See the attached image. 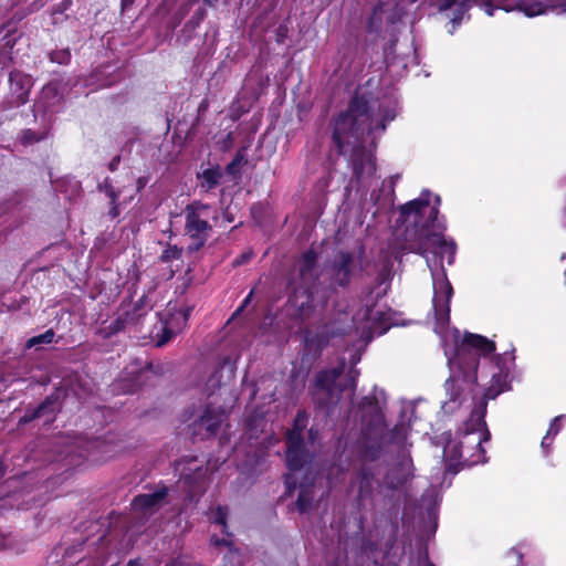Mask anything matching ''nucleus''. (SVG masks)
<instances>
[{
  "mask_svg": "<svg viewBox=\"0 0 566 566\" xmlns=\"http://www.w3.org/2000/svg\"><path fill=\"white\" fill-rule=\"evenodd\" d=\"M392 105L382 103L370 92L356 91L346 109L329 120L331 139L337 156L346 154L352 140L359 142L365 133L386 130L387 123L396 118Z\"/></svg>",
  "mask_w": 566,
  "mask_h": 566,
  "instance_id": "obj_1",
  "label": "nucleus"
},
{
  "mask_svg": "<svg viewBox=\"0 0 566 566\" xmlns=\"http://www.w3.org/2000/svg\"><path fill=\"white\" fill-rule=\"evenodd\" d=\"M431 192L423 190L419 198L410 200L400 206L399 213L403 221L415 218L417 227V239L413 243V251L422 256L429 253L443 258L448 254V263L452 264L457 251L453 241H447L444 231L447 229L443 221L439 220L440 197L436 196L434 205L430 206Z\"/></svg>",
  "mask_w": 566,
  "mask_h": 566,
  "instance_id": "obj_2",
  "label": "nucleus"
},
{
  "mask_svg": "<svg viewBox=\"0 0 566 566\" xmlns=\"http://www.w3.org/2000/svg\"><path fill=\"white\" fill-rule=\"evenodd\" d=\"M491 439L484 412L473 411L459 430L454 440H449L443 453L448 462V471L458 473L464 468H471L488 461L483 443Z\"/></svg>",
  "mask_w": 566,
  "mask_h": 566,
  "instance_id": "obj_3",
  "label": "nucleus"
},
{
  "mask_svg": "<svg viewBox=\"0 0 566 566\" xmlns=\"http://www.w3.org/2000/svg\"><path fill=\"white\" fill-rule=\"evenodd\" d=\"M496 349L495 343L483 335L464 333L455 346L454 364L463 375L464 381L476 382L481 356H489Z\"/></svg>",
  "mask_w": 566,
  "mask_h": 566,
  "instance_id": "obj_4",
  "label": "nucleus"
},
{
  "mask_svg": "<svg viewBox=\"0 0 566 566\" xmlns=\"http://www.w3.org/2000/svg\"><path fill=\"white\" fill-rule=\"evenodd\" d=\"M344 370L345 361L342 360L337 366L318 370L315 374L310 394L317 408L332 409L338 403L342 394L347 389V386L337 382Z\"/></svg>",
  "mask_w": 566,
  "mask_h": 566,
  "instance_id": "obj_5",
  "label": "nucleus"
},
{
  "mask_svg": "<svg viewBox=\"0 0 566 566\" xmlns=\"http://www.w3.org/2000/svg\"><path fill=\"white\" fill-rule=\"evenodd\" d=\"M210 206L201 201H192L187 205L185 212V234L189 237L188 253L198 252L207 243L212 231L208 220Z\"/></svg>",
  "mask_w": 566,
  "mask_h": 566,
  "instance_id": "obj_6",
  "label": "nucleus"
},
{
  "mask_svg": "<svg viewBox=\"0 0 566 566\" xmlns=\"http://www.w3.org/2000/svg\"><path fill=\"white\" fill-rule=\"evenodd\" d=\"M329 285L333 289H347L355 275V254L348 250H339L328 264Z\"/></svg>",
  "mask_w": 566,
  "mask_h": 566,
  "instance_id": "obj_7",
  "label": "nucleus"
},
{
  "mask_svg": "<svg viewBox=\"0 0 566 566\" xmlns=\"http://www.w3.org/2000/svg\"><path fill=\"white\" fill-rule=\"evenodd\" d=\"M33 85L34 80L30 74L17 69L12 70L9 73V97L2 109L7 111L25 105L30 99Z\"/></svg>",
  "mask_w": 566,
  "mask_h": 566,
  "instance_id": "obj_8",
  "label": "nucleus"
},
{
  "mask_svg": "<svg viewBox=\"0 0 566 566\" xmlns=\"http://www.w3.org/2000/svg\"><path fill=\"white\" fill-rule=\"evenodd\" d=\"M358 409L361 412V422L368 432L376 433L382 430L385 415L376 394L364 396L358 403Z\"/></svg>",
  "mask_w": 566,
  "mask_h": 566,
  "instance_id": "obj_9",
  "label": "nucleus"
},
{
  "mask_svg": "<svg viewBox=\"0 0 566 566\" xmlns=\"http://www.w3.org/2000/svg\"><path fill=\"white\" fill-rule=\"evenodd\" d=\"M224 420L222 409H216L207 406L202 415L192 423V434L200 436L201 439L214 437Z\"/></svg>",
  "mask_w": 566,
  "mask_h": 566,
  "instance_id": "obj_10",
  "label": "nucleus"
},
{
  "mask_svg": "<svg viewBox=\"0 0 566 566\" xmlns=\"http://www.w3.org/2000/svg\"><path fill=\"white\" fill-rule=\"evenodd\" d=\"M317 260L318 254L314 249H308L302 253L298 274L302 283L306 285L305 292L307 294L308 302L313 298L310 285H314L318 279V275L316 274Z\"/></svg>",
  "mask_w": 566,
  "mask_h": 566,
  "instance_id": "obj_11",
  "label": "nucleus"
},
{
  "mask_svg": "<svg viewBox=\"0 0 566 566\" xmlns=\"http://www.w3.org/2000/svg\"><path fill=\"white\" fill-rule=\"evenodd\" d=\"M168 488L160 482L153 493H144L136 495L132 501V506L136 511L147 512L160 507L168 496Z\"/></svg>",
  "mask_w": 566,
  "mask_h": 566,
  "instance_id": "obj_12",
  "label": "nucleus"
},
{
  "mask_svg": "<svg viewBox=\"0 0 566 566\" xmlns=\"http://www.w3.org/2000/svg\"><path fill=\"white\" fill-rule=\"evenodd\" d=\"M63 95L60 91V84L57 82H50L45 84L33 107H36L43 113L53 112V108L61 104Z\"/></svg>",
  "mask_w": 566,
  "mask_h": 566,
  "instance_id": "obj_13",
  "label": "nucleus"
},
{
  "mask_svg": "<svg viewBox=\"0 0 566 566\" xmlns=\"http://www.w3.org/2000/svg\"><path fill=\"white\" fill-rule=\"evenodd\" d=\"M331 336L326 332L312 333L306 329L304 332V350L307 354L313 355L315 358L318 357L323 349L328 345Z\"/></svg>",
  "mask_w": 566,
  "mask_h": 566,
  "instance_id": "obj_14",
  "label": "nucleus"
},
{
  "mask_svg": "<svg viewBox=\"0 0 566 566\" xmlns=\"http://www.w3.org/2000/svg\"><path fill=\"white\" fill-rule=\"evenodd\" d=\"M206 470L196 469L192 473L184 474L181 478L182 485L189 500L205 491Z\"/></svg>",
  "mask_w": 566,
  "mask_h": 566,
  "instance_id": "obj_15",
  "label": "nucleus"
},
{
  "mask_svg": "<svg viewBox=\"0 0 566 566\" xmlns=\"http://www.w3.org/2000/svg\"><path fill=\"white\" fill-rule=\"evenodd\" d=\"M286 465L291 471H298L311 462L312 455L305 446L286 448Z\"/></svg>",
  "mask_w": 566,
  "mask_h": 566,
  "instance_id": "obj_16",
  "label": "nucleus"
},
{
  "mask_svg": "<svg viewBox=\"0 0 566 566\" xmlns=\"http://www.w3.org/2000/svg\"><path fill=\"white\" fill-rule=\"evenodd\" d=\"M222 176L223 174L219 165L198 172L197 178L200 189L205 192L214 190L221 184Z\"/></svg>",
  "mask_w": 566,
  "mask_h": 566,
  "instance_id": "obj_17",
  "label": "nucleus"
},
{
  "mask_svg": "<svg viewBox=\"0 0 566 566\" xmlns=\"http://www.w3.org/2000/svg\"><path fill=\"white\" fill-rule=\"evenodd\" d=\"M127 324H136L132 317L124 311L123 313L118 314V316L109 323V325L105 327H101L97 331V335L101 336L104 339H109L113 336L117 335L118 333L123 332Z\"/></svg>",
  "mask_w": 566,
  "mask_h": 566,
  "instance_id": "obj_18",
  "label": "nucleus"
},
{
  "mask_svg": "<svg viewBox=\"0 0 566 566\" xmlns=\"http://www.w3.org/2000/svg\"><path fill=\"white\" fill-rule=\"evenodd\" d=\"M444 287V301H440L438 297H434V315L436 319L441 324H448L450 321V301L453 295V289L449 281H446Z\"/></svg>",
  "mask_w": 566,
  "mask_h": 566,
  "instance_id": "obj_19",
  "label": "nucleus"
},
{
  "mask_svg": "<svg viewBox=\"0 0 566 566\" xmlns=\"http://www.w3.org/2000/svg\"><path fill=\"white\" fill-rule=\"evenodd\" d=\"M358 491H357V503L358 506L363 505V502L373 496V473L369 471L361 469L358 472Z\"/></svg>",
  "mask_w": 566,
  "mask_h": 566,
  "instance_id": "obj_20",
  "label": "nucleus"
},
{
  "mask_svg": "<svg viewBox=\"0 0 566 566\" xmlns=\"http://www.w3.org/2000/svg\"><path fill=\"white\" fill-rule=\"evenodd\" d=\"M352 168L353 176L355 179L359 180L366 174V168L368 169V174L371 175L376 170V165L370 159H366L364 151L359 154L354 153L352 158Z\"/></svg>",
  "mask_w": 566,
  "mask_h": 566,
  "instance_id": "obj_21",
  "label": "nucleus"
},
{
  "mask_svg": "<svg viewBox=\"0 0 566 566\" xmlns=\"http://www.w3.org/2000/svg\"><path fill=\"white\" fill-rule=\"evenodd\" d=\"M154 307L151 300L149 296L144 293L137 301H135L132 305L130 310H127L126 313L132 317V319L137 324L142 318H144L149 311Z\"/></svg>",
  "mask_w": 566,
  "mask_h": 566,
  "instance_id": "obj_22",
  "label": "nucleus"
},
{
  "mask_svg": "<svg viewBox=\"0 0 566 566\" xmlns=\"http://www.w3.org/2000/svg\"><path fill=\"white\" fill-rule=\"evenodd\" d=\"M314 486L313 484H300L298 496L295 502L296 510L301 513H307L313 504Z\"/></svg>",
  "mask_w": 566,
  "mask_h": 566,
  "instance_id": "obj_23",
  "label": "nucleus"
},
{
  "mask_svg": "<svg viewBox=\"0 0 566 566\" xmlns=\"http://www.w3.org/2000/svg\"><path fill=\"white\" fill-rule=\"evenodd\" d=\"M59 401L60 395L55 391L46 396L44 400L33 409L40 418L46 415H55L56 411H59Z\"/></svg>",
  "mask_w": 566,
  "mask_h": 566,
  "instance_id": "obj_24",
  "label": "nucleus"
},
{
  "mask_svg": "<svg viewBox=\"0 0 566 566\" xmlns=\"http://www.w3.org/2000/svg\"><path fill=\"white\" fill-rule=\"evenodd\" d=\"M50 128L45 127L40 132L30 128L22 129L18 136V140L22 146H31L44 140L49 135Z\"/></svg>",
  "mask_w": 566,
  "mask_h": 566,
  "instance_id": "obj_25",
  "label": "nucleus"
},
{
  "mask_svg": "<svg viewBox=\"0 0 566 566\" xmlns=\"http://www.w3.org/2000/svg\"><path fill=\"white\" fill-rule=\"evenodd\" d=\"M408 437V427L403 421L397 422L387 434V443L403 446Z\"/></svg>",
  "mask_w": 566,
  "mask_h": 566,
  "instance_id": "obj_26",
  "label": "nucleus"
},
{
  "mask_svg": "<svg viewBox=\"0 0 566 566\" xmlns=\"http://www.w3.org/2000/svg\"><path fill=\"white\" fill-rule=\"evenodd\" d=\"M55 333L52 328L45 331L43 334L33 336L27 340L25 347L31 348L41 344H51L54 339Z\"/></svg>",
  "mask_w": 566,
  "mask_h": 566,
  "instance_id": "obj_27",
  "label": "nucleus"
},
{
  "mask_svg": "<svg viewBox=\"0 0 566 566\" xmlns=\"http://www.w3.org/2000/svg\"><path fill=\"white\" fill-rule=\"evenodd\" d=\"M182 256V249L177 245L168 244L167 248L161 252L159 260L163 263H168L174 260H179Z\"/></svg>",
  "mask_w": 566,
  "mask_h": 566,
  "instance_id": "obj_28",
  "label": "nucleus"
},
{
  "mask_svg": "<svg viewBox=\"0 0 566 566\" xmlns=\"http://www.w3.org/2000/svg\"><path fill=\"white\" fill-rule=\"evenodd\" d=\"M71 52L69 49H59L50 52L49 59L52 63L67 65L71 61Z\"/></svg>",
  "mask_w": 566,
  "mask_h": 566,
  "instance_id": "obj_29",
  "label": "nucleus"
},
{
  "mask_svg": "<svg viewBox=\"0 0 566 566\" xmlns=\"http://www.w3.org/2000/svg\"><path fill=\"white\" fill-rule=\"evenodd\" d=\"M245 161L242 150H238L233 159L226 166L227 174L233 177L240 176V166Z\"/></svg>",
  "mask_w": 566,
  "mask_h": 566,
  "instance_id": "obj_30",
  "label": "nucleus"
},
{
  "mask_svg": "<svg viewBox=\"0 0 566 566\" xmlns=\"http://www.w3.org/2000/svg\"><path fill=\"white\" fill-rule=\"evenodd\" d=\"M227 515H228L227 507L226 506H218L216 512L213 513V515L211 517V521H212V523L222 526V530H221L222 533H224L227 535H230L228 533Z\"/></svg>",
  "mask_w": 566,
  "mask_h": 566,
  "instance_id": "obj_31",
  "label": "nucleus"
},
{
  "mask_svg": "<svg viewBox=\"0 0 566 566\" xmlns=\"http://www.w3.org/2000/svg\"><path fill=\"white\" fill-rule=\"evenodd\" d=\"M308 423V413L304 409H298L293 420L292 430L303 433Z\"/></svg>",
  "mask_w": 566,
  "mask_h": 566,
  "instance_id": "obj_32",
  "label": "nucleus"
},
{
  "mask_svg": "<svg viewBox=\"0 0 566 566\" xmlns=\"http://www.w3.org/2000/svg\"><path fill=\"white\" fill-rule=\"evenodd\" d=\"M471 0H462L458 3V7L454 11L452 22L454 24H461L464 14L471 9L472 7Z\"/></svg>",
  "mask_w": 566,
  "mask_h": 566,
  "instance_id": "obj_33",
  "label": "nucleus"
},
{
  "mask_svg": "<svg viewBox=\"0 0 566 566\" xmlns=\"http://www.w3.org/2000/svg\"><path fill=\"white\" fill-rule=\"evenodd\" d=\"M286 448L305 446L303 433L289 429L285 437Z\"/></svg>",
  "mask_w": 566,
  "mask_h": 566,
  "instance_id": "obj_34",
  "label": "nucleus"
},
{
  "mask_svg": "<svg viewBox=\"0 0 566 566\" xmlns=\"http://www.w3.org/2000/svg\"><path fill=\"white\" fill-rule=\"evenodd\" d=\"M176 333L166 324L161 326L160 334H157L156 346L161 347L174 338Z\"/></svg>",
  "mask_w": 566,
  "mask_h": 566,
  "instance_id": "obj_35",
  "label": "nucleus"
},
{
  "mask_svg": "<svg viewBox=\"0 0 566 566\" xmlns=\"http://www.w3.org/2000/svg\"><path fill=\"white\" fill-rule=\"evenodd\" d=\"M97 189L105 192L112 201L119 199V192L113 187L109 178H106L103 184H98Z\"/></svg>",
  "mask_w": 566,
  "mask_h": 566,
  "instance_id": "obj_36",
  "label": "nucleus"
},
{
  "mask_svg": "<svg viewBox=\"0 0 566 566\" xmlns=\"http://www.w3.org/2000/svg\"><path fill=\"white\" fill-rule=\"evenodd\" d=\"M563 420H566V416L562 415V416L555 417L553 419V421L551 422V426H549V428H548L546 433L554 438L559 432V430L562 428L560 422Z\"/></svg>",
  "mask_w": 566,
  "mask_h": 566,
  "instance_id": "obj_37",
  "label": "nucleus"
},
{
  "mask_svg": "<svg viewBox=\"0 0 566 566\" xmlns=\"http://www.w3.org/2000/svg\"><path fill=\"white\" fill-rule=\"evenodd\" d=\"M40 417L38 416V413L35 412V410L32 408H29L25 410L24 415L20 418L19 420V424H27V423H30L32 421H34L35 419H39Z\"/></svg>",
  "mask_w": 566,
  "mask_h": 566,
  "instance_id": "obj_38",
  "label": "nucleus"
},
{
  "mask_svg": "<svg viewBox=\"0 0 566 566\" xmlns=\"http://www.w3.org/2000/svg\"><path fill=\"white\" fill-rule=\"evenodd\" d=\"M375 305H376V301H371L370 303L368 301L366 302L364 313H363L364 319L368 321V319L373 318V312H374Z\"/></svg>",
  "mask_w": 566,
  "mask_h": 566,
  "instance_id": "obj_39",
  "label": "nucleus"
},
{
  "mask_svg": "<svg viewBox=\"0 0 566 566\" xmlns=\"http://www.w3.org/2000/svg\"><path fill=\"white\" fill-rule=\"evenodd\" d=\"M72 6V0H62L54 9L53 13H63Z\"/></svg>",
  "mask_w": 566,
  "mask_h": 566,
  "instance_id": "obj_40",
  "label": "nucleus"
},
{
  "mask_svg": "<svg viewBox=\"0 0 566 566\" xmlns=\"http://www.w3.org/2000/svg\"><path fill=\"white\" fill-rule=\"evenodd\" d=\"M357 377H358V371L357 370H350L348 373L347 381H348V387L352 390H355L356 387H357Z\"/></svg>",
  "mask_w": 566,
  "mask_h": 566,
  "instance_id": "obj_41",
  "label": "nucleus"
},
{
  "mask_svg": "<svg viewBox=\"0 0 566 566\" xmlns=\"http://www.w3.org/2000/svg\"><path fill=\"white\" fill-rule=\"evenodd\" d=\"M119 206H118V200H114L112 201L111 200V209L108 211V216L112 218V219H115L119 216Z\"/></svg>",
  "mask_w": 566,
  "mask_h": 566,
  "instance_id": "obj_42",
  "label": "nucleus"
},
{
  "mask_svg": "<svg viewBox=\"0 0 566 566\" xmlns=\"http://www.w3.org/2000/svg\"><path fill=\"white\" fill-rule=\"evenodd\" d=\"M457 3H458V0H441V2L439 4V10L440 11L450 10Z\"/></svg>",
  "mask_w": 566,
  "mask_h": 566,
  "instance_id": "obj_43",
  "label": "nucleus"
},
{
  "mask_svg": "<svg viewBox=\"0 0 566 566\" xmlns=\"http://www.w3.org/2000/svg\"><path fill=\"white\" fill-rule=\"evenodd\" d=\"M250 259H251V254H249V253H243V254H241L240 256H238V258H235V259L233 260V265H234V266L242 265V264H244V263L249 262V260H250Z\"/></svg>",
  "mask_w": 566,
  "mask_h": 566,
  "instance_id": "obj_44",
  "label": "nucleus"
},
{
  "mask_svg": "<svg viewBox=\"0 0 566 566\" xmlns=\"http://www.w3.org/2000/svg\"><path fill=\"white\" fill-rule=\"evenodd\" d=\"M488 15L492 17L499 7L492 4V0H482Z\"/></svg>",
  "mask_w": 566,
  "mask_h": 566,
  "instance_id": "obj_45",
  "label": "nucleus"
},
{
  "mask_svg": "<svg viewBox=\"0 0 566 566\" xmlns=\"http://www.w3.org/2000/svg\"><path fill=\"white\" fill-rule=\"evenodd\" d=\"M120 159V155H116L115 157H113L112 160L108 163V169L111 171L117 170Z\"/></svg>",
  "mask_w": 566,
  "mask_h": 566,
  "instance_id": "obj_46",
  "label": "nucleus"
},
{
  "mask_svg": "<svg viewBox=\"0 0 566 566\" xmlns=\"http://www.w3.org/2000/svg\"><path fill=\"white\" fill-rule=\"evenodd\" d=\"M553 439L554 438L548 436L547 433L542 439L541 446L546 451V453H548V448L551 447Z\"/></svg>",
  "mask_w": 566,
  "mask_h": 566,
  "instance_id": "obj_47",
  "label": "nucleus"
},
{
  "mask_svg": "<svg viewBox=\"0 0 566 566\" xmlns=\"http://www.w3.org/2000/svg\"><path fill=\"white\" fill-rule=\"evenodd\" d=\"M147 182H148V177L143 176V177L137 178V180H136L137 191L138 192L142 191L146 187Z\"/></svg>",
  "mask_w": 566,
  "mask_h": 566,
  "instance_id": "obj_48",
  "label": "nucleus"
},
{
  "mask_svg": "<svg viewBox=\"0 0 566 566\" xmlns=\"http://www.w3.org/2000/svg\"><path fill=\"white\" fill-rule=\"evenodd\" d=\"M192 306H185V307H181L179 310V314L182 316L184 321L187 322L191 312H192Z\"/></svg>",
  "mask_w": 566,
  "mask_h": 566,
  "instance_id": "obj_49",
  "label": "nucleus"
},
{
  "mask_svg": "<svg viewBox=\"0 0 566 566\" xmlns=\"http://www.w3.org/2000/svg\"><path fill=\"white\" fill-rule=\"evenodd\" d=\"M165 566H192L190 563H185L180 559H172L171 562L167 563Z\"/></svg>",
  "mask_w": 566,
  "mask_h": 566,
  "instance_id": "obj_50",
  "label": "nucleus"
},
{
  "mask_svg": "<svg viewBox=\"0 0 566 566\" xmlns=\"http://www.w3.org/2000/svg\"><path fill=\"white\" fill-rule=\"evenodd\" d=\"M134 2H135V0H120L122 11H125L128 8H130L134 4Z\"/></svg>",
  "mask_w": 566,
  "mask_h": 566,
  "instance_id": "obj_51",
  "label": "nucleus"
},
{
  "mask_svg": "<svg viewBox=\"0 0 566 566\" xmlns=\"http://www.w3.org/2000/svg\"><path fill=\"white\" fill-rule=\"evenodd\" d=\"M285 31H286V29H285V28H283L282 25H281V27H279V29H277V31H276V35H277L276 41H277L279 43L283 42V36L285 35Z\"/></svg>",
  "mask_w": 566,
  "mask_h": 566,
  "instance_id": "obj_52",
  "label": "nucleus"
},
{
  "mask_svg": "<svg viewBox=\"0 0 566 566\" xmlns=\"http://www.w3.org/2000/svg\"><path fill=\"white\" fill-rule=\"evenodd\" d=\"M44 6V3L41 1V0H35L30 7V11L33 12V11H36L39 10L40 8H42Z\"/></svg>",
  "mask_w": 566,
  "mask_h": 566,
  "instance_id": "obj_53",
  "label": "nucleus"
},
{
  "mask_svg": "<svg viewBox=\"0 0 566 566\" xmlns=\"http://www.w3.org/2000/svg\"><path fill=\"white\" fill-rule=\"evenodd\" d=\"M295 488V483L286 482V495H291L294 492Z\"/></svg>",
  "mask_w": 566,
  "mask_h": 566,
  "instance_id": "obj_54",
  "label": "nucleus"
},
{
  "mask_svg": "<svg viewBox=\"0 0 566 566\" xmlns=\"http://www.w3.org/2000/svg\"><path fill=\"white\" fill-rule=\"evenodd\" d=\"M216 544L217 545H224V546H230L231 545V542L226 539V538H222V539H218L216 538Z\"/></svg>",
  "mask_w": 566,
  "mask_h": 566,
  "instance_id": "obj_55",
  "label": "nucleus"
},
{
  "mask_svg": "<svg viewBox=\"0 0 566 566\" xmlns=\"http://www.w3.org/2000/svg\"><path fill=\"white\" fill-rule=\"evenodd\" d=\"M126 566H140V559L139 558L130 559V560H128Z\"/></svg>",
  "mask_w": 566,
  "mask_h": 566,
  "instance_id": "obj_56",
  "label": "nucleus"
},
{
  "mask_svg": "<svg viewBox=\"0 0 566 566\" xmlns=\"http://www.w3.org/2000/svg\"><path fill=\"white\" fill-rule=\"evenodd\" d=\"M251 295H252V292L245 297L242 305L237 310V312L241 311L249 303Z\"/></svg>",
  "mask_w": 566,
  "mask_h": 566,
  "instance_id": "obj_57",
  "label": "nucleus"
},
{
  "mask_svg": "<svg viewBox=\"0 0 566 566\" xmlns=\"http://www.w3.org/2000/svg\"><path fill=\"white\" fill-rule=\"evenodd\" d=\"M317 434V431L314 429V428H311L308 430V436L310 438L313 440L315 438V436Z\"/></svg>",
  "mask_w": 566,
  "mask_h": 566,
  "instance_id": "obj_58",
  "label": "nucleus"
},
{
  "mask_svg": "<svg viewBox=\"0 0 566 566\" xmlns=\"http://www.w3.org/2000/svg\"><path fill=\"white\" fill-rule=\"evenodd\" d=\"M205 13H206L205 9H199V10L196 12V14H197L200 19H201V18H203Z\"/></svg>",
  "mask_w": 566,
  "mask_h": 566,
  "instance_id": "obj_59",
  "label": "nucleus"
},
{
  "mask_svg": "<svg viewBox=\"0 0 566 566\" xmlns=\"http://www.w3.org/2000/svg\"><path fill=\"white\" fill-rule=\"evenodd\" d=\"M130 305L132 304V298H129V301L127 302L126 300H123L122 303H120V307H123L124 305Z\"/></svg>",
  "mask_w": 566,
  "mask_h": 566,
  "instance_id": "obj_60",
  "label": "nucleus"
},
{
  "mask_svg": "<svg viewBox=\"0 0 566 566\" xmlns=\"http://www.w3.org/2000/svg\"><path fill=\"white\" fill-rule=\"evenodd\" d=\"M424 566H436L429 558H427Z\"/></svg>",
  "mask_w": 566,
  "mask_h": 566,
  "instance_id": "obj_61",
  "label": "nucleus"
},
{
  "mask_svg": "<svg viewBox=\"0 0 566 566\" xmlns=\"http://www.w3.org/2000/svg\"><path fill=\"white\" fill-rule=\"evenodd\" d=\"M398 178H399V176H398V175L391 178V184H392V186L395 185V182H397V179H398Z\"/></svg>",
  "mask_w": 566,
  "mask_h": 566,
  "instance_id": "obj_62",
  "label": "nucleus"
},
{
  "mask_svg": "<svg viewBox=\"0 0 566 566\" xmlns=\"http://www.w3.org/2000/svg\"><path fill=\"white\" fill-rule=\"evenodd\" d=\"M304 306H305V304H302V305L300 306V311H302V312H303V311H304Z\"/></svg>",
  "mask_w": 566,
  "mask_h": 566,
  "instance_id": "obj_63",
  "label": "nucleus"
}]
</instances>
